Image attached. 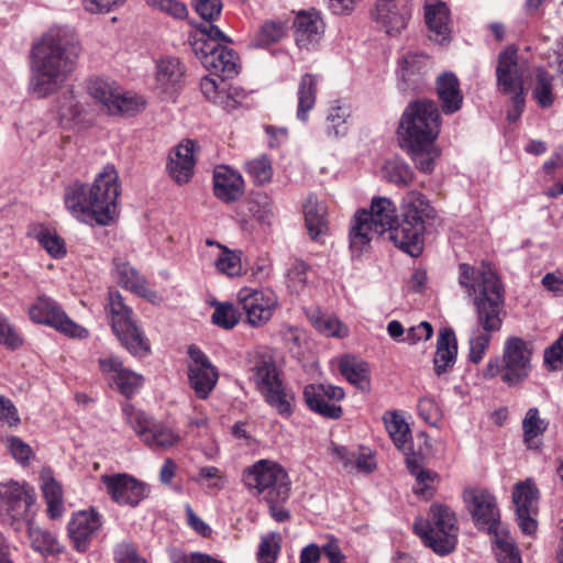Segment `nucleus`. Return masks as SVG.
<instances>
[{
  "label": "nucleus",
  "mask_w": 563,
  "mask_h": 563,
  "mask_svg": "<svg viewBox=\"0 0 563 563\" xmlns=\"http://www.w3.org/2000/svg\"><path fill=\"white\" fill-rule=\"evenodd\" d=\"M121 194L119 174L114 166L106 165L92 184L74 183L65 189L67 211L82 223L110 224L118 214Z\"/></svg>",
  "instance_id": "3"
},
{
  "label": "nucleus",
  "mask_w": 563,
  "mask_h": 563,
  "mask_svg": "<svg viewBox=\"0 0 563 563\" xmlns=\"http://www.w3.org/2000/svg\"><path fill=\"white\" fill-rule=\"evenodd\" d=\"M213 307L214 310L211 316L213 324L224 330H231L239 324L241 313L232 302H214Z\"/></svg>",
  "instance_id": "56"
},
{
  "label": "nucleus",
  "mask_w": 563,
  "mask_h": 563,
  "mask_svg": "<svg viewBox=\"0 0 563 563\" xmlns=\"http://www.w3.org/2000/svg\"><path fill=\"white\" fill-rule=\"evenodd\" d=\"M435 91L444 114H453L461 110L464 96L455 74L446 71L438 76Z\"/></svg>",
  "instance_id": "27"
},
{
  "label": "nucleus",
  "mask_w": 563,
  "mask_h": 563,
  "mask_svg": "<svg viewBox=\"0 0 563 563\" xmlns=\"http://www.w3.org/2000/svg\"><path fill=\"white\" fill-rule=\"evenodd\" d=\"M367 216L374 222L383 234L387 233L389 229L396 223L398 219L397 207L387 197H374L371 202V208L367 210Z\"/></svg>",
  "instance_id": "39"
},
{
  "label": "nucleus",
  "mask_w": 563,
  "mask_h": 563,
  "mask_svg": "<svg viewBox=\"0 0 563 563\" xmlns=\"http://www.w3.org/2000/svg\"><path fill=\"white\" fill-rule=\"evenodd\" d=\"M106 312L114 336L132 356L143 358L151 354L150 339L118 291L109 292Z\"/></svg>",
  "instance_id": "5"
},
{
  "label": "nucleus",
  "mask_w": 563,
  "mask_h": 563,
  "mask_svg": "<svg viewBox=\"0 0 563 563\" xmlns=\"http://www.w3.org/2000/svg\"><path fill=\"white\" fill-rule=\"evenodd\" d=\"M101 525V517L93 509L74 512L67 525L68 536L74 547L80 552L86 551Z\"/></svg>",
  "instance_id": "20"
},
{
  "label": "nucleus",
  "mask_w": 563,
  "mask_h": 563,
  "mask_svg": "<svg viewBox=\"0 0 563 563\" xmlns=\"http://www.w3.org/2000/svg\"><path fill=\"white\" fill-rule=\"evenodd\" d=\"M245 170L257 185H264L271 181L273 177L272 163L265 155L249 161Z\"/></svg>",
  "instance_id": "60"
},
{
  "label": "nucleus",
  "mask_w": 563,
  "mask_h": 563,
  "mask_svg": "<svg viewBox=\"0 0 563 563\" xmlns=\"http://www.w3.org/2000/svg\"><path fill=\"white\" fill-rule=\"evenodd\" d=\"M98 364L104 378L125 397L134 395L144 383L143 376L126 368L118 356L100 357Z\"/></svg>",
  "instance_id": "18"
},
{
  "label": "nucleus",
  "mask_w": 563,
  "mask_h": 563,
  "mask_svg": "<svg viewBox=\"0 0 563 563\" xmlns=\"http://www.w3.org/2000/svg\"><path fill=\"white\" fill-rule=\"evenodd\" d=\"M415 162L417 168L422 173H431L434 169L437 159L440 157V151L435 142H426L422 144L404 145Z\"/></svg>",
  "instance_id": "45"
},
{
  "label": "nucleus",
  "mask_w": 563,
  "mask_h": 563,
  "mask_svg": "<svg viewBox=\"0 0 563 563\" xmlns=\"http://www.w3.org/2000/svg\"><path fill=\"white\" fill-rule=\"evenodd\" d=\"M531 371V351L518 336L507 338L504 343L503 357L489 358L482 371L485 379L500 376L501 380L515 386L527 379Z\"/></svg>",
  "instance_id": "7"
},
{
  "label": "nucleus",
  "mask_w": 563,
  "mask_h": 563,
  "mask_svg": "<svg viewBox=\"0 0 563 563\" xmlns=\"http://www.w3.org/2000/svg\"><path fill=\"white\" fill-rule=\"evenodd\" d=\"M457 343L455 333L450 328H442L437 340V350L433 357L434 372L437 375L449 373L456 361Z\"/></svg>",
  "instance_id": "33"
},
{
  "label": "nucleus",
  "mask_w": 563,
  "mask_h": 563,
  "mask_svg": "<svg viewBox=\"0 0 563 563\" xmlns=\"http://www.w3.org/2000/svg\"><path fill=\"white\" fill-rule=\"evenodd\" d=\"M40 245L53 258H64L67 254V247L64 239L53 229H41L36 234Z\"/></svg>",
  "instance_id": "55"
},
{
  "label": "nucleus",
  "mask_w": 563,
  "mask_h": 563,
  "mask_svg": "<svg viewBox=\"0 0 563 563\" xmlns=\"http://www.w3.org/2000/svg\"><path fill=\"white\" fill-rule=\"evenodd\" d=\"M224 78L220 80L207 76L200 81V89L203 96L213 103H223L225 98Z\"/></svg>",
  "instance_id": "63"
},
{
  "label": "nucleus",
  "mask_w": 563,
  "mask_h": 563,
  "mask_svg": "<svg viewBox=\"0 0 563 563\" xmlns=\"http://www.w3.org/2000/svg\"><path fill=\"white\" fill-rule=\"evenodd\" d=\"M40 487L46 504L48 518L52 520L60 518L65 511L64 490L60 483L54 478L49 471H44L40 475Z\"/></svg>",
  "instance_id": "34"
},
{
  "label": "nucleus",
  "mask_w": 563,
  "mask_h": 563,
  "mask_svg": "<svg viewBox=\"0 0 563 563\" xmlns=\"http://www.w3.org/2000/svg\"><path fill=\"white\" fill-rule=\"evenodd\" d=\"M463 501L476 528L488 533L499 529V508L496 497L488 489L467 487L463 490Z\"/></svg>",
  "instance_id": "14"
},
{
  "label": "nucleus",
  "mask_w": 563,
  "mask_h": 563,
  "mask_svg": "<svg viewBox=\"0 0 563 563\" xmlns=\"http://www.w3.org/2000/svg\"><path fill=\"white\" fill-rule=\"evenodd\" d=\"M213 192L219 200L227 203L239 200L244 194L242 175L225 165L214 167Z\"/></svg>",
  "instance_id": "23"
},
{
  "label": "nucleus",
  "mask_w": 563,
  "mask_h": 563,
  "mask_svg": "<svg viewBox=\"0 0 563 563\" xmlns=\"http://www.w3.org/2000/svg\"><path fill=\"white\" fill-rule=\"evenodd\" d=\"M525 67L518 63L517 49L505 48L498 57L497 82L501 92L514 95L523 93L522 77Z\"/></svg>",
  "instance_id": "19"
},
{
  "label": "nucleus",
  "mask_w": 563,
  "mask_h": 563,
  "mask_svg": "<svg viewBox=\"0 0 563 563\" xmlns=\"http://www.w3.org/2000/svg\"><path fill=\"white\" fill-rule=\"evenodd\" d=\"M308 273L306 263L295 261L286 273L287 287L294 292L301 291L308 283Z\"/></svg>",
  "instance_id": "62"
},
{
  "label": "nucleus",
  "mask_w": 563,
  "mask_h": 563,
  "mask_svg": "<svg viewBox=\"0 0 563 563\" xmlns=\"http://www.w3.org/2000/svg\"><path fill=\"white\" fill-rule=\"evenodd\" d=\"M27 527L29 538L34 550L43 554H54L62 551V544L52 532L33 526V521Z\"/></svg>",
  "instance_id": "50"
},
{
  "label": "nucleus",
  "mask_w": 563,
  "mask_h": 563,
  "mask_svg": "<svg viewBox=\"0 0 563 563\" xmlns=\"http://www.w3.org/2000/svg\"><path fill=\"white\" fill-rule=\"evenodd\" d=\"M320 78L317 75L305 74L298 85L297 91V119L306 122L309 112L314 108Z\"/></svg>",
  "instance_id": "37"
},
{
  "label": "nucleus",
  "mask_w": 563,
  "mask_h": 563,
  "mask_svg": "<svg viewBox=\"0 0 563 563\" xmlns=\"http://www.w3.org/2000/svg\"><path fill=\"white\" fill-rule=\"evenodd\" d=\"M282 537L277 532L262 536L257 551L258 563H275L280 552Z\"/></svg>",
  "instance_id": "59"
},
{
  "label": "nucleus",
  "mask_w": 563,
  "mask_h": 563,
  "mask_svg": "<svg viewBox=\"0 0 563 563\" xmlns=\"http://www.w3.org/2000/svg\"><path fill=\"white\" fill-rule=\"evenodd\" d=\"M206 244L216 249L212 253L213 266L219 274L229 278L241 277L244 274L242 251L231 250L213 240H207Z\"/></svg>",
  "instance_id": "31"
},
{
  "label": "nucleus",
  "mask_w": 563,
  "mask_h": 563,
  "mask_svg": "<svg viewBox=\"0 0 563 563\" xmlns=\"http://www.w3.org/2000/svg\"><path fill=\"white\" fill-rule=\"evenodd\" d=\"M308 318L313 328L327 338L343 339L349 335V327L334 314L316 310Z\"/></svg>",
  "instance_id": "42"
},
{
  "label": "nucleus",
  "mask_w": 563,
  "mask_h": 563,
  "mask_svg": "<svg viewBox=\"0 0 563 563\" xmlns=\"http://www.w3.org/2000/svg\"><path fill=\"white\" fill-rule=\"evenodd\" d=\"M81 52L76 31L68 25H53L33 45L30 91L37 98L57 92L74 70Z\"/></svg>",
  "instance_id": "1"
},
{
  "label": "nucleus",
  "mask_w": 563,
  "mask_h": 563,
  "mask_svg": "<svg viewBox=\"0 0 563 563\" xmlns=\"http://www.w3.org/2000/svg\"><path fill=\"white\" fill-rule=\"evenodd\" d=\"M29 317L35 323L54 328L70 338L88 336V331L84 327L74 322L54 299L45 295L38 296L30 305Z\"/></svg>",
  "instance_id": "13"
},
{
  "label": "nucleus",
  "mask_w": 563,
  "mask_h": 563,
  "mask_svg": "<svg viewBox=\"0 0 563 563\" xmlns=\"http://www.w3.org/2000/svg\"><path fill=\"white\" fill-rule=\"evenodd\" d=\"M122 412L129 426L150 449L167 451L180 443L181 437L174 428L164 422H153L131 404H123Z\"/></svg>",
  "instance_id": "10"
},
{
  "label": "nucleus",
  "mask_w": 563,
  "mask_h": 563,
  "mask_svg": "<svg viewBox=\"0 0 563 563\" xmlns=\"http://www.w3.org/2000/svg\"><path fill=\"white\" fill-rule=\"evenodd\" d=\"M424 227L417 225L404 218L396 220L389 229L388 238L396 247L410 256H418L423 250Z\"/></svg>",
  "instance_id": "21"
},
{
  "label": "nucleus",
  "mask_w": 563,
  "mask_h": 563,
  "mask_svg": "<svg viewBox=\"0 0 563 563\" xmlns=\"http://www.w3.org/2000/svg\"><path fill=\"white\" fill-rule=\"evenodd\" d=\"M101 483L111 498L120 505L136 506L150 493L146 484L128 474L102 475Z\"/></svg>",
  "instance_id": "17"
},
{
  "label": "nucleus",
  "mask_w": 563,
  "mask_h": 563,
  "mask_svg": "<svg viewBox=\"0 0 563 563\" xmlns=\"http://www.w3.org/2000/svg\"><path fill=\"white\" fill-rule=\"evenodd\" d=\"M384 177L398 186H406L413 179L411 168L399 158L387 161L383 167Z\"/></svg>",
  "instance_id": "58"
},
{
  "label": "nucleus",
  "mask_w": 563,
  "mask_h": 563,
  "mask_svg": "<svg viewBox=\"0 0 563 563\" xmlns=\"http://www.w3.org/2000/svg\"><path fill=\"white\" fill-rule=\"evenodd\" d=\"M146 107V100L134 92L120 88L111 115L134 117Z\"/></svg>",
  "instance_id": "49"
},
{
  "label": "nucleus",
  "mask_w": 563,
  "mask_h": 563,
  "mask_svg": "<svg viewBox=\"0 0 563 563\" xmlns=\"http://www.w3.org/2000/svg\"><path fill=\"white\" fill-rule=\"evenodd\" d=\"M441 131L438 104L428 99L411 101L405 108L398 126L404 145L435 142Z\"/></svg>",
  "instance_id": "6"
},
{
  "label": "nucleus",
  "mask_w": 563,
  "mask_h": 563,
  "mask_svg": "<svg viewBox=\"0 0 563 563\" xmlns=\"http://www.w3.org/2000/svg\"><path fill=\"white\" fill-rule=\"evenodd\" d=\"M253 371L254 384L261 395L283 382L272 358H261L256 362Z\"/></svg>",
  "instance_id": "44"
},
{
  "label": "nucleus",
  "mask_w": 563,
  "mask_h": 563,
  "mask_svg": "<svg viewBox=\"0 0 563 563\" xmlns=\"http://www.w3.org/2000/svg\"><path fill=\"white\" fill-rule=\"evenodd\" d=\"M525 441L530 445L531 441L542 434L547 429V423L540 418L537 408H530L522 421Z\"/></svg>",
  "instance_id": "61"
},
{
  "label": "nucleus",
  "mask_w": 563,
  "mask_h": 563,
  "mask_svg": "<svg viewBox=\"0 0 563 563\" xmlns=\"http://www.w3.org/2000/svg\"><path fill=\"white\" fill-rule=\"evenodd\" d=\"M154 10H159L175 19H185L188 15L187 7L177 0H145Z\"/></svg>",
  "instance_id": "64"
},
{
  "label": "nucleus",
  "mask_w": 563,
  "mask_h": 563,
  "mask_svg": "<svg viewBox=\"0 0 563 563\" xmlns=\"http://www.w3.org/2000/svg\"><path fill=\"white\" fill-rule=\"evenodd\" d=\"M115 278L122 287L131 292L147 299L153 303L161 301L156 291L152 290L147 282L129 263L115 262Z\"/></svg>",
  "instance_id": "32"
},
{
  "label": "nucleus",
  "mask_w": 563,
  "mask_h": 563,
  "mask_svg": "<svg viewBox=\"0 0 563 563\" xmlns=\"http://www.w3.org/2000/svg\"><path fill=\"white\" fill-rule=\"evenodd\" d=\"M249 211L254 221L262 228H269L275 218L273 200L264 195H254L249 201Z\"/></svg>",
  "instance_id": "47"
},
{
  "label": "nucleus",
  "mask_w": 563,
  "mask_h": 563,
  "mask_svg": "<svg viewBox=\"0 0 563 563\" xmlns=\"http://www.w3.org/2000/svg\"><path fill=\"white\" fill-rule=\"evenodd\" d=\"M384 423L394 444L398 449H405L411 440V433L404 416L398 412L386 413L384 416Z\"/></svg>",
  "instance_id": "46"
},
{
  "label": "nucleus",
  "mask_w": 563,
  "mask_h": 563,
  "mask_svg": "<svg viewBox=\"0 0 563 563\" xmlns=\"http://www.w3.org/2000/svg\"><path fill=\"white\" fill-rule=\"evenodd\" d=\"M236 302L245 316V322L252 328H261L272 320L278 307V297L271 289L245 286L239 289Z\"/></svg>",
  "instance_id": "12"
},
{
  "label": "nucleus",
  "mask_w": 563,
  "mask_h": 563,
  "mask_svg": "<svg viewBox=\"0 0 563 563\" xmlns=\"http://www.w3.org/2000/svg\"><path fill=\"white\" fill-rule=\"evenodd\" d=\"M247 489L265 503L287 500L290 485L287 472L277 463L260 460L243 472Z\"/></svg>",
  "instance_id": "8"
},
{
  "label": "nucleus",
  "mask_w": 563,
  "mask_h": 563,
  "mask_svg": "<svg viewBox=\"0 0 563 563\" xmlns=\"http://www.w3.org/2000/svg\"><path fill=\"white\" fill-rule=\"evenodd\" d=\"M459 283L465 288L476 309L477 321L483 330L476 329L470 338V360L478 364L489 346L492 332L501 329L504 292L499 278L487 264L475 268L460 265Z\"/></svg>",
  "instance_id": "2"
},
{
  "label": "nucleus",
  "mask_w": 563,
  "mask_h": 563,
  "mask_svg": "<svg viewBox=\"0 0 563 563\" xmlns=\"http://www.w3.org/2000/svg\"><path fill=\"white\" fill-rule=\"evenodd\" d=\"M323 384H310L303 389V398L310 410L331 419H338L342 415V408L325 400L322 393Z\"/></svg>",
  "instance_id": "41"
},
{
  "label": "nucleus",
  "mask_w": 563,
  "mask_h": 563,
  "mask_svg": "<svg viewBox=\"0 0 563 563\" xmlns=\"http://www.w3.org/2000/svg\"><path fill=\"white\" fill-rule=\"evenodd\" d=\"M399 208L400 218L424 228L427 222L433 220L437 214L427 196L418 190L406 192L401 198Z\"/></svg>",
  "instance_id": "25"
},
{
  "label": "nucleus",
  "mask_w": 563,
  "mask_h": 563,
  "mask_svg": "<svg viewBox=\"0 0 563 563\" xmlns=\"http://www.w3.org/2000/svg\"><path fill=\"white\" fill-rule=\"evenodd\" d=\"M431 521L417 520L415 531L437 554L451 553L457 541V527L454 514L442 505H433L430 509Z\"/></svg>",
  "instance_id": "9"
},
{
  "label": "nucleus",
  "mask_w": 563,
  "mask_h": 563,
  "mask_svg": "<svg viewBox=\"0 0 563 563\" xmlns=\"http://www.w3.org/2000/svg\"><path fill=\"white\" fill-rule=\"evenodd\" d=\"M265 402L280 417L289 418L295 410V394L284 380L262 394Z\"/></svg>",
  "instance_id": "36"
},
{
  "label": "nucleus",
  "mask_w": 563,
  "mask_h": 563,
  "mask_svg": "<svg viewBox=\"0 0 563 563\" xmlns=\"http://www.w3.org/2000/svg\"><path fill=\"white\" fill-rule=\"evenodd\" d=\"M229 42L225 34L217 26L201 24L191 35V47L202 66L221 78H231L238 74V56L233 49L217 44Z\"/></svg>",
  "instance_id": "4"
},
{
  "label": "nucleus",
  "mask_w": 563,
  "mask_h": 563,
  "mask_svg": "<svg viewBox=\"0 0 563 563\" xmlns=\"http://www.w3.org/2000/svg\"><path fill=\"white\" fill-rule=\"evenodd\" d=\"M532 96L541 108H550L555 100L552 77L542 69L537 71Z\"/></svg>",
  "instance_id": "57"
},
{
  "label": "nucleus",
  "mask_w": 563,
  "mask_h": 563,
  "mask_svg": "<svg viewBox=\"0 0 563 563\" xmlns=\"http://www.w3.org/2000/svg\"><path fill=\"white\" fill-rule=\"evenodd\" d=\"M302 213L308 234L312 240H320L329 230L328 209L323 201L309 195L303 205Z\"/></svg>",
  "instance_id": "30"
},
{
  "label": "nucleus",
  "mask_w": 563,
  "mask_h": 563,
  "mask_svg": "<svg viewBox=\"0 0 563 563\" xmlns=\"http://www.w3.org/2000/svg\"><path fill=\"white\" fill-rule=\"evenodd\" d=\"M114 81L96 78L87 84L88 95L98 102L109 114H111L120 90Z\"/></svg>",
  "instance_id": "43"
},
{
  "label": "nucleus",
  "mask_w": 563,
  "mask_h": 563,
  "mask_svg": "<svg viewBox=\"0 0 563 563\" xmlns=\"http://www.w3.org/2000/svg\"><path fill=\"white\" fill-rule=\"evenodd\" d=\"M191 479L210 492H220L229 483L227 473L213 465L199 467L197 474Z\"/></svg>",
  "instance_id": "48"
},
{
  "label": "nucleus",
  "mask_w": 563,
  "mask_h": 563,
  "mask_svg": "<svg viewBox=\"0 0 563 563\" xmlns=\"http://www.w3.org/2000/svg\"><path fill=\"white\" fill-rule=\"evenodd\" d=\"M376 225L367 216V209L357 210L351 220L350 225V247L353 253L361 254L367 251L373 240L383 235V233L375 228Z\"/></svg>",
  "instance_id": "24"
},
{
  "label": "nucleus",
  "mask_w": 563,
  "mask_h": 563,
  "mask_svg": "<svg viewBox=\"0 0 563 563\" xmlns=\"http://www.w3.org/2000/svg\"><path fill=\"white\" fill-rule=\"evenodd\" d=\"M286 34V24L280 21H267L261 25L252 38L255 47H266L280 41Z\"/></svg>",
  "instance_id": "53"
},
{
  "label": "nucleus",
  "mask_w": 563,
  "mask_h": 563,
  "mask_svg": "<svg viewBox=\"0 0 563 563\" xmlns=\"http://www.w3.org/2000/svg\"><path fill=\"white\" fill-rule=\"evenodd\" d=\"M424 19L431 41L443 44L451 38L452 21L450 10L444 2L427 3Z\"/></svg>",
  "instance_id": "26"
},
{
  "label": "nucleus",
  "mask_w": 563,
  "mask_h": 563,
  "mask_svg": "<svg viewBox=\"0 0 563 563\" xmlns=\"http://www.w3.org/2000/svg\"><path fill=\"white\" fill-rule=\"evenodd\" d=\"M350 110L345 106L335 104L329 109L325 133L329 137L340 139L347 134Z\"/></svg>",
  "instance_id": "52"
},
{
  "label": "nucleus",
  "mask_w": 563,
  "mask_h": 563,
  "mask_svg": "<svg viewBox=\"0 0 563 563\" xmlns=\"http://www.w3.org/2000/svg\"><path fill=\"white\" fill-rule=\"evenodd\" d=\"M339 371L356 388L362 391L369 390V369L366 362L352 355H344L339 360Z\"/></svg>",
  "instance_id": "38"
},
{
  "label": "nucleus",
  "mask_w": 563,
  "mask_h": 563,
  "mask_svg": "<svg viewBox=\"0 0 563 563\" xmlns=\"http://www.w3.org/2000/svg\"><path fill=\"white\" fill-rule=\"evenodd\" d=\"M57 111L60 121L73 122L85 113V104L78 99L73 90L64 92L58 98Z\"/></svg>",
  "instance_id": "54"
},
{
  "label": "nucleus",
  "mask_w": 563,
  "mask_h": 563,
  "mask_svg": "<svg viewBox=\"0 0 563 563\" xmlns=\"http://www.w3.org/2000/svg\"><path fill=\"white\" fill-rule=\"evenodd\" d=\"M188 354L189 386L198 398L207 399L218 384L219 372L200 349L189 346Z\"/></svg>",
  "instance_id": "15"
},
{
  "label": "nucleus",
  "mask_w": 563,
  "mask_h": 563,
  "mask_svg": "<svg viewBox=\"0 0 563 563\" xmlns=\"http://www.w3.org/2000/svg\"><path fill=\"white\" fill-rule=\"evenodd\" d=\"M406 462L408 470L416 478L415 494L426 499L430 498L435 488L437 474L423 468L419 455L411 454L407 456Z\"/></svg>",
  "instance_id": "40"
},
{
  "label": "nucleus",
  "mask_w": 563,
  "mask_h": 563,
  "mask_svg": "<svg viewBox=\"0 0 563 563\" xmlns=\"http://www.w3.org/2000/svg\"><path fill=\"white\" fill-rule=\"evenodd\" d=\"M296 43L310 48L320 42L324 33V23L318 12H299L295 19Z\"/></svg>",
  "instance_id": "29"
},
{
  "label": "nucleus",
  "mask_w": 563,
  "mask_h": 563,
  "mask_svg": "<svg viewBox=\"0 0 563 563\" xmlns=\"http://www.w3.org/2000/svg\"><path fill=\"white\" fill-rule=\"evenodd\" d=\"M36 495L26 483H0V517L16 525H30L35 516Z\"/></svg>",
  "instance_id": "11"
},
{
  "label": "nucleus",
  "mask_w": 563,
  "mask_h": 563,
  "mask_svg": "<svg viewBox=\"0 0 563 563\" xmlns=\"http://www.w3.org/2000/svg\"><path fill=\"white\" fill-rule=\"evenodd\" d=\"M490 534L495 537L494 551L498 563H521L519 551L508 532L497 529Z\"/></svg>",
  "instance_id": "51"
},
{
  "label": "nucleus",
  "mask_w": 563,
  "mask_h": 563,
  "mask_svg": "<svg viewBox=\"0 0 563 563\" xmlns=\"http://www.w3.org/2000/svg\"><path fill=\"white\" fill-rule=\"evenodd\" d=\"M409 11H399L393 0H377L374 11L375 20L382 24L387 34L399 33L406 27Z\"/></svg>",
  "instance_id": "35"
},
{
  "label": "nucleus",
  "mask_w": 563,
  "mask_h": 563,
  "mask_svg": "<svg viewBox=\"0 0 563 563\" xmlns=\"http://www.w3.org/2000/svg\"><path fill=\"white\" fill-rule=\"evenodd\" d=\"M511 497L520 530L527 536H532L538 527L536 516L539 500V490L534 482L527 478L517 483Z\"/></svg>",
  "instance_id": "16"
},
{
  "label": "nucleus",
  "mask_w": 563,
  "mask_h": 563,
  "mask_svg": "<svg viewBox=\"0 0 563 563\" xmlns=\"http://www.w3.org/2000/svg\"><path fill=\"white\" fill-rule=\"evenodd\" d=\"M185 75V66L175 56H162L156 60V88L164 93L173 95L179 87Z\"/></svg>",
  "instance_id": "28"
},
{
  "label": "nucleus",
  "mask_w": 563,
  "mask_h": 563,
  "mask_svg": "<svg viewBox=\"0 0 563 563\" xmlns=\"http://www.w3.org/2000/svg\"><path fill=\"white\" fill-rule=\"evenodd\" d=\"M196 144L186 140L175 146L168 156L167 172L179 185L186 184L194 175Z\"/></svg>",
  "instance_id": "22"
}]
</instances>
